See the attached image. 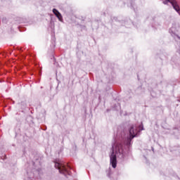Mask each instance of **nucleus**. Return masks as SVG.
<instances>
[{
    "label": "nucleus",
    "instance_id": "obj_6",
    "mask_svg": "<svg viewBox=\"0 0 180 180\" xmlns=\"http://www.w3.org/2000/svg\"><path fill=\"white\" fill-rule=\"evenodd\" d=\"M138 131H141V130H143V124H140L137 128Z\"/></svg>",
    "mask_w": 180,
    "mask_h": 180
},
{
    "label": "nucleus",
    "instance_id": "obj_1",
    "mask_svg": "<svg viewBox=\"0 0 180 180\" xmlns=\"http://www.w3.org/2000/svg\"><path fill=\"white\" fill-rule=\"evenodd\" d=\"M54 162L56 168L59 169V172H60V174H64L65 175L68 174V169H67V167H65V165L60 163V161L57 162V160H55Z\"/></svg>",
    "mask_w": 180,
    "mask_h": 180
},
{
    "label": "nucleus",
    "instance_id": "obj_2",
    "mask_svg": "<svg viewBox=\"0 0 180 180\" xmlns=\"http://www.w3.org/2000/svg\"><path fill=\"white\" fill-rule=\"evenodd\" d=\"M139 133V130L137 128L132 125L129 129V140H132V139H134L136 137V135Z\"/></svg>",
    "mask_w": 180,
    "mask_h": 180
},
{
    "label": "nucleus",
    "instance_id": "obj_4",
    "mask_svg": "<svg viewBox=\"0 0 180 180\" xmlns=\"http://www.w3.org/2000/svg\"><path fill=\"white\" fill-rule=\"evenodd\" d=\"M53 12L59 20H63V16L61 15V13H60V12L58 11H57V9L53 8Z\"/></svg>",
    "mask_w": 180,
    "mask_h": 180
},
{
    "label": "nucleus",
    "instance_id": "obj_5",
    "mask_svg": "<svg viewBox=\"0 0 180 180\" xmlns=\"http://www.w3.org/2000/svg\"><path fill=\"white\" fill-rule=\"evenodd\" d=\"M116 151L120 153V150H122V144H117L115 146Z\"/></svg>",
    "mask_w": 180,
    "mask_h": 180
},
{
    "label": "nucleus",
    "instance_id": "obj_3",
    "mask_svg": "<svg viewBox=\"0 0 180 180\" xmlns=\"http://www.w3.org/2000/svg\"><path fill=\"white\" fill-rule=\"evenodd\" d=\"M110 164L112 165V168H116L117 164V160L116 158V154L115 152H112L110 155Z\"/></svg>",
    "mask_w": 180,
    "mask_h": 180
}]
</instances>
